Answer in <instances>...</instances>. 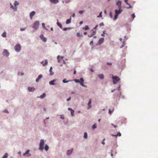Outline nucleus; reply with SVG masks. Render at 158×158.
<instances>
[{"label": "nucleus", "instance_id": "f257e3e1", "mask_svg": "<svg viewBox=\"0 0 158 158\" xmlns=\"http://www.w3.org/2000/svg\"><path fill=\"white\" fill-rule=\"evenodd\" d=\"M44 145L45 142L44 140L43 139H41L40 140L39 149L41 151L43 150L44 148Z\"/></svg>", "mask_w": 158, "mask_h": 158}, {"label": "nucleus", "instance_id": "f03ea898", "mask_svg": "<svg viewBox=\"0 0 158 158\" xmlns=\"http://www.w3.org/2000/svg\"><path fill=\"white\" fill-rule=\"evenodd\" d=\"M21 46L19 44H16L14 47L15 50L17 52H19L21 50Z\"/></svg>", "mask_w": 158, "mask_h": 158}, {"label": "nucleus", "instance_id": "7ed1b4c3", "mask_svg": "<svg viewBox=\"0 0 158 158\" xmlns=\"http://www.w3.org/2000/svg\"><path fill=\"white\" fill-rule=\"evenodd\" d=\"M112 79H113V83L114 84H116L120 80V78L117 76H113Z\"/></svg>", "mask_w": 158, "mask_h": 158}, {"label": "nucleus", "instance_id": "20e7f679", "mask_svg": "<svg viewBox=\"0 0 158 158\" xmlns=\"http://www.w3.org/2000/svg\"><path fill=\"white\" fill-rule=\"evenodd\" d=\"M40 23L39 21H35L33 23V28L35 30H37L39 26Z\"/></svg>", "mask_w": 158, "mask_h": 158}, {"label": "nucleus", "instance_id": "39448f33", "mask_svg": "<svg viewBox=\"0 0 158 158\" xmlns=\"http://www.w3.org/2000/svg\"><path fill=\"white\" fill-rule=\"evenodd\" d=\"M120 95V96L119 97H121L123 99H125V97L123 95H122L121 94V93L120 92H118L117 93L114 94V98H118V97L119 96V95Z\"/></svg>", "mask_w": 158, "mask_h": 158}, {"label": "nucleus", "instance_id": "423d86ee", "mask_svg": "<svg viewBox=\"0 0 158 158\" xmlns=\"http://www.w3.org/2000/svg\"><path fill=\"white\" fill-rule=\"evenodd\" d=\"M2 54L6 57H8L9 55V53L7 50L4 49L2 52Z\"/></svg>", "mask_w": 158, "mask_h": 158}, {"label": "nucleus", "instance_id": "0eeeda50", "mask_svg": "<svg viewBox=\"0 0 158 158\" xmlns=\"http://www.w3.org/2000/svg\"><path fill=\"white\" fill-rule=\"evenodd\" d=\"M123 11V10L121 9V8H120V9H118V10L117 9H115L114 10V12L115 13V14L118 15L119 14H121L122 12Z\"/></svg>", "mask_w": 158, "mask_h": 158}, {"label": "nucleus", "instance_id": "6e6552de", "mask_svg": "<svg viewBox=\"0 0 158 158\" xmlns=\"http://www.w3.org/2000/svg\"><path fill=\"white\" fill-rule=\"evenodd\" d=\"M40 38L41 40L44 42H45L47 41V39L46 38L44 37L43 34H41L40 36Z\"/></svg>", "mask_w": 158, "mask_h": 158}, {"label": "nucleus", "instance_id": "1a4fd4ad", "mask_svg": "<svg viewBox=\"0 0 158 158\" xmlns=\"http://www.w3.org/2000/svg\"><path fill=\"white\" fill-rule=\"evenodd\" d=\"M73 148H72L71 149L68 150L67 151L66 155L67 156L70 155L73 152Z\"/></svg>", "mask_w": 158, "mask_h": 158}, {"label": "nucleus", "instance_id": "9d476101", "mask_svg": "<svg viewBox=\"0 0 158 158\" xmlns=\"http://www.w3.org/2000/svg\"><path fill=\"white\" fill-rule=\"evenodd\" d=\"M122 2L120 0H118L116 3V5L118 6V8H121Z\"/></svg>", "mask_w": 158, "mask_h": 158}, {"label": "nucleus", "instance_id": "9b49d317", "mask_svg": "<svg viewBox=\"0 0 158 158\" xmlns=\"http://www.w3.org/2000/svg\"><path fill=\"white\" fill-rule=\"evenodd\" d=\"M35 90V88L33 87H28V90L30 92H33Z\"/></svg>", "mask_w": 158, "mask_h": 158}, {"label": "nucleus", "instance_id": "f8f14e48", "mask_svg": "<svg viewBox=\"0 0 158 158\" xmlns=\"http://www.w3.org/2000/svg\"><path fill=\"white\" fill-rule=\"evenodd\" d=\"M104 38H100L98 42V44L100 45L102 44L104 41Z\"/></svg>", "mask_w": 158, "mask_h": 158}, {"label": "nucleus", "instance_id": "ddd939ff", "mask_svg": "<svg viewBox=\"0 0 158 158\" xmlns=\"http://www.w3.org/2000/svg\"><path fill=\"white\" fill-rule=\"evenodd\" d=\"M56 80V79H53L51 80L49 82V84L51 85H54L56 84L55 82Z\"/></svg>", "mask_w": 158, "mask_h": 158}, {"label": "nucleus", "instance_id": "4468645a", "mask_svg": "<svg viewBox=\"0 0 158 158\" xmlns=\"http://www.w3.org/2000/svg\"><path fill=\"white\" fill-rule=\"evenodd\" d=\"M30 151L29 149L27 150L26 152L23 153V156H27L28 157L31 156V154L29 155V153Z\"/></svg>", "mask_w": 158, "mask_h": 158}, {"label": "nucleus", "instance_id": "2eb2a0df", "mask_svg": "<svg viewBox=\"0 0 158 158\" xmlns=\"http://www.w3.org/2000/svg\"><path fill=\"white\" fill-rule=\"evenodd\" d=\"M48 62L47 60H45L44 61H44H42L40 63L43 65L44 66H46L48 64Z\"/></svg>", "mask_w": 158, "mask_h": 158}, {"label": "nucleus", "instance_id": "dca6fc26", "mask_svg": "<svg viewBox=\"0 0 158 158\" xmlns=\"http://www.w3.org/2000/svg\"><path fill=\"white\" fill-rule=\"evenodd\" d=\"M50 2L52 4H56L58 3L59 0H49Z\"/></svg>", "mask_w": 158, "mask_h": 158}, {"label": "nucleus", "instance_id": "f3484780", "mask_svg": "<svg viewBox=\"0 0 158 158\" xmlns=\"http://www.w3.org/2000/svg\"><path fill=\"white\" fill-rule=\"evenodd\" d=\"M43 77V75L41 74L39 75L38 77L36 79V81L38 82L39 80L41 79Z\"/></svg>", "mask_w": 158, "mask_h": 158}, {"label": "nucleus", "instance_id": "a211bd4d", "mask_svg": "<svg viewBox=\"0 0 158 158\" xmlns=\"http://www.w3.org/2000/svg\"><path fill=\"white\" fill-rule=\"evenodd\" d=\"M35 12L34 11H33L30 13V17L31 19H32L33 16L35 15Z\"/></svg>", "mask_w": 158, "mask_h": 158}, {"label": "nucleus", "instance_id": "6ab92c4d", "mask_svg": "<svg viewBox=\"0 0 158 158\" xmlns=\"http://www.w3.org/2000/svg\"><path fill=\"white\" fill-rule=\"evenodd\" d=\"M46 96V94L45 93H44L43 94L40 95V96H38L37 98H40L42 99L45 98Z\"/></svg>", "mask_w": 158, "mask_h": 158}, {"label": "nucleus", "instance_id": "aec40b11", "mask_svg": "<svg viewBox=\"0 0 158 158\" xmlns=\"http://www.w3.org/2000/svg\"><path fill=\"white\" fill-rule=\"evenodd\" d=\"M91 99H90L89 100V101L88 103V107L87 108L88 109H89V108H90L91 107Z\"/></svg>", "mask_w": 158, "mask_h": 158}, {"label": "nucleus", "instance_id": "412c9836", "mask_svg": "<svg viewBox=\"0 0 158 158\" xmlns=\"http://www.w3.org/2000/svg\"><path fill=\"white\" fill-rule=\"evenodd\" d=\"M52 67H51L49 69L50 73L49 75L50 76H52L54 74V73L52 72Z\"/></svg>", "mask_w": 158, "mask_h": 158}, {"label": "nucleus", "instance_id": "4be33fe9", "mask_svg": "<svg viewBox=\"0 0 158 158\" xmlns=\"http://www.w3.org/2000/svg\"><path fill=\"white\" fill-rule=\"evenodd\" d=\"M71 16L69 19H67L66 21V23L67 24H69L71 22Z\"/></svg>", "mask_w": 158, "mask_h": 158}, {"label": "nucleus", "instance_id": "5701e85b", "mask_svg": "<svg viewBox=\"0 0 158 158\" xmlns=\"http://www.w3.org/2000/svg\"><path fill=\"white\" fill-rule=\"evenodd\" d=\"M81 82H80V85L84 87V86L85 85H84L83 84V83L84 82V79L82 77H81Z\"/></svg>", "mask_w": 158, "mask_h": 158}, {"label": "nucleus", "instance_id": "b1692460", "mask_svg": "<svg viewBox=\"0 0 158 158\" xmlns=\"http://www.w3.org/2000/svg\"><path fill=\"white\" fill-rule=\"evenodd\" d=\"M57 22L56 23L57 25L59 26L61 29H63L62 26V24L58 22V20L57 19Z\"/></svg>", "mask_w": 158, "mask_h": 158}, {"label": "nucleus", "instance_id": "393cba45", "mask_svg": "<svg viewBox=\"0 0 158 158\" xmlns=\"http://www.w3.org/2000/svg\"><path fill=\"white\" fill-rule=\"evenodd\" d=\"M96 34V31H93L92 33L90 35H88V37H92L93 35H95Z\"/></svg>", "mask_w": 158, "mask_h": 158}, {"label": "nucleus", "instance_id": "a878e982", "mask_svg": "<svg viewBox=\"0 0 158 158\" xmlns=\"http://www.w3.org/2000/svg\"><path fill=\"white\" fill-rule=\"evenodd\" d=\"M98 77L101 79H103L104 78V76L103 74H99L98 75Z\"/></svg>", "mask_w": 158, "mask_h": 158}, {"label": "nucleus", "instance_id": "bb28decb", "mask_svg": "<svg viewBox=\"0 0 158 158\" xmlns=\"http://www.w3.org/2000/svg\"><path fill=\"white\" fill-rule=\"evenodd\" d=\"M44 148L45 149V150L46 151H47L49 148V147L48 146L47 144H46L45 145V147H44Z\"/></svg>", "mask_w": 158, "mask_h": 158}, {"label": "nucleus", "instance_id": "cd10ccee", "mask_svg": "<svg viewBox=\"0 0 158 158\" xmlns=\"http://www.w3.org/2000/svg\"><path fill=\"white\" fill-rule=\"evenodd\" d=\"M73 81V80H68V81H66V79H64L63 80L62 82L64 83H67L69 81Z\"/></svg>", "mask_w": 158, "mask_h": 158}, {"label": "nucleus", "instance_id": "c85d7f7f", "mask_svg": "<svg viewBox=\"0 0 158 158\" xmlns=\"http://www.w3.org/2000/svg\"><path fill=\"white\" fill-rule=\"evenodd\" d=\"M76 83H79L80 84V82H81V78L79 80L77 79H74L73 80Z\"/></svg>", "mask_w": 158, "mask_h": 158}, {"label": "nucleus", "instance_id": "c756f323", "mask_svg": "<svg viewBox=\"0 0 158 158\" xmlns=\"http://www.w3.org/2000/svg\"><path fill=\"white\" fill-rule=\"evenodd\" d=\"M19 3L17 1H15L14 3V5L15 7H16V6L19 5Z\"/></svg>", "mask_w": 158, "mask_h": 158}, {"label": "nucleus", "instance_id": "7c9ffc66", "mask_svg": "<svg viewBox=\"0 0 158 158\" xmlns=\"http://www.w3.org/2000/svg\"><path fill=\"white\" fill-rule=\"evenodd\" d=\"M83 29L85 30H87L89 29V28L88 25H85L84 27L83 28Z\"/></svg>", "mask_w": 158, "mask_h": 158}, {"label": "nucleus", "instance_id": "2f4dec72", "mask_svg": "<svg viewBox=\"0 0 158 158\" xmlns=\"http://www.w3.org/2000/svg\"><path fill=\"white\" fill-rule=\"evenodd\" d=\"M83 137L84 139H87L88 137L87 133L86 132H85Z\"/></svg>", "mask_w": 158, "mask_h": 158}, {"label": "nucleus", "instance_id": "473e14b6", "mask_svg": "<svg viewBox=\"0 0 158 158\" xmlns=\"http://www.w3.org/2000/svg\"><path fill=\"white\" fill-rule=\"evenodd\" d=\"M72 28V27H64L63 29V30L64 31H66L68 30H70Z\"/></svg>", "mask_w": 158, "mask_h": 158}, {"label": "nucleus", "instance_id": "72a5a7b5", "mask_svg": "<svg viewBox=\"0 0 158 158\" xmlns=\"http://www.w3.org/2000/svg\"><path fill=\"white\" fill-rule=\"evenodd\" d=\"M42 27H43L46 30L48 31V29H47L46 27H45V24L44 23H42Z\"/></svg>", "mask_w": 158, "mask_h": 158}, {"label": "nucleus", "instance_id": "f704fd0d", "mask_svg": "<svg viewBox=\"0 0 158 158\" xmlns=\"http://www.w3.org/2000/svg\"><path fill=\"white\" fill-rule=\"evenodd\" d=\"M8 153H6L2 156V158H7L8 157Z\"/></svg>", "mask_w": 158, "mask_h": 158}, {"label": "nucleus", "instance_id": "c9c22d12", "mask_svg": "<svg viewBox=\"0 0 158 158\" xmlns=\"http://www.w3.org/2000/svg\"><path fill=\"white\" fill-rule=\"evenodd\" d=\"M6 32H4L3 33L2 35V36L3 37H6Z\"/></svg>", "mask_w": 158, "mask_h": 158}, {"label": "nucleus", "instance_id": "e433bc0d", "mask_svg": "<svg viewBox=\"0 0 158 158\" xmlns=\"http://www.w3.org/2000/svg\"><path fill=\"white\" fill-rule=\"evenodd\" d=\"M77 36L78 37L82 36L83 35L82 33L81 34L79 32H77Z\"/></svg>", "mask_w": 158, "mask_h": 158}, {"label": "nucleus", "instance_id": "4c0bfd02", "mask_svg": "<svg viewBox=\"0 0 158 158\" xmlns=\"http://www.w3.org/2000/svg\"><path fill=\"white\" fill-rule=\"evenodd\" d=\"M118 16V15L116 14H115V15H114V20H116L117 19Z\"/></svg>", "mask_w": 158, "mask_h": 158}, {"label": "nucleus", "instance_id": "58836bf2", "mask_svg": "<svg viewBox=\"0 0 158 158\" xmlns=\"http://www.w3.org/2000/svg\"><path fill=\"white\" fill-rule=\"evenodd\" d=\"M102 12H101L99 14V15L97 16V17L98 18H101L102 17Z\"/></svg>", "mask_w": 158, "mask_h": 158}, {"label": "nucleus", "instance_id": "ea45409f", "mask_svg": "<svg viewBox=\"0 0 158 158\" xmlns=\"http://www.w3.org/2000/svg\"><path fill=\"white\" fill-rule=\"evenodd\" d=\"M97 128L96 124H94L92 126V128L93 129H94Z\"/></svg>", "mask_w": 158, "mask_h": 158}, {"label": "nucleus", "instance_id": "a19ab883", "mask_svg": "<svg viewBox=\"0 0 158 158\" xmlns=\"http://www.w3.org/2000/svg\"><path fill=\"white\" fill-rule=\"evenodd\" d=\"M60 56L59 55L58 56H57V60H58V63H60Z\"/></svg>", "mask_w": 158, "mask_h": 158}, {"label": "nucleus", "instance_id": "79ce46f5", "mask_svg": "<svg viewBox=\"0 0 158 158\" xmlns=\"http://www.w3.org/2000/svg\"><path fill=\"white\" fill-rule=\"evenodd\" d=\"M116 135H117V137L118 136H121V134L119 131H118L117 133V134H116Z\"/></svg>", "mask_w": 158, "mask_h": 158}, {"label": "nucleus", "instance_id": "37998d69", "mask_svg": "<svg viewBox=\"0 0 158 158\" xmlns=\"http://www.w3.org/2000/svg\"><path fill=\"white\" fill-rule=\"evenodd\" d=\"M131 17L133 19H134L135 17V13H133L131 14Z\"/></svg>", "mask_w": 158, "mask_h": 158}, {"label": "nucleus", "instance_id": "c03bdc74", "mask_svg": "<svg viewBox=\"0 0 158 158\" xmlns=\"http://www.w3.org/2000/svg\"><path fill=\"white\" fill-rule=\"evenodd\" d=\"M94 42L93 40L91 41L90 43V45L92 47H93Z\"/></svg>", "mask_w": 158, "mask_h": 158}, {"label": "nucleus", "instance_id": "a18cd8bd", "mask_svg": "<svg viewBox=\"0 0 158 158\" xmlns=\"http://www.w3.org/2000/svg\"><path fill=\"white\" fill-rule=\"evenodd\" d=\"M74 110H73L71 112V115H72V116H74Z\"/></svg>", "mask_w": 158, "mask_h": 158}, {"label": "nucleus", "instance_id": "49530a36", "mask_svg": "<svg viewBox=\"0 0 158 158\" xmlns=\"http://www.w3.org/2000/svg\"><path fill=\"white\" fill-rule=\"evenodd\" d=\"M26 29V27H25V28H20V30L21 31H24Z\"/></svg>", "mask_w": 158, "mask_h": 158}, {"label": "nucleus", "instance_id": "de8ad7c7", "mask_svg": "<svg viewBox=\"0 0 158 158\" xmlns=\"http://www.w3.org/2000/svg\"><path fill=\"white\" fill-rule=\"evenodd\" d=\"M113 112V111H111V110L110 109H109V113L110 114H111Z\"/></svg>", "mask_w": 158, "mask_h": 158}, {"label": "nucleus", "instance_id": "09e8293b", "mask_svg": "<svg viewBox=\"0 0 158 158\" xmlns=\"http://www.w3.org/2000/svg\"><path fill=\"white\" fill-rule=\"evenodd\" d=\"M70 2V0H65V2L66 4H67V3H69Z\"/></svg>", "mask_w": 158, "mask_h": 158}, {"label": "nucleus", "instance_id": "8fccbe9b", "mask_svg": "<svg viewBox=\"0 0 158 158\" xmlns=\"http://www.w3.org/2000/svg\"><path fill=\"white\" fill-rule=\"evenodd\" d=\"M3 112H5V113H7V114H8L9 113V111L7 110H3Z\"/></svg>", "mask_w": 158, "mask_h": 158}, {"label": "nucleus", "instance_id": "3c124183", "mask_svg": "<svg viewBox=\"0 0 158 158\" xmlns=\"http://www.w3.org/2000/svg\"><path fill=\"white\" fill-rule=\"evenodd\" d=\"M60 118L62 119H64V115H60Z\"/></svg>", "mask_w": 158, "mask_h": 158}, {"label": "nucleus", "instance_id": "603ef678", "mask_svg": "<svg viewBox=\"0 0 158 158\" xmlns=\"http://www.w3.org/2000/svg\"><path fill=\"white\" fill-rule=\"evenodd\" d=\"M84 12V10H80L79 11V13L80 14H82Z\"/></svg>", "mask_w": 158, "mask_h": 158}, {"label": "nucleus", "instance_id": "864d4df0", "mask_svg": "<svg viewBox=\"0 0 158 158\" xmlns=\"http://www.w3.org/2000/svg\"><path fill=\"white\" fill-rule=\"evenodd\" d=\"M105 31H103V33L101 34V35L102 36H105Z\"/></svg>", "mask_w": 158, "mask_h": 158}, {"label": "nucleus", "instance_id": "5fc2aeb1", "mask_svg": "<svg viewBox=\"0 0 158 158\" xmlns=\"http://www.w3.org/2000/svg\"><path fill=\"white\" fill-rule=\"evenodd\" d=\"M129 6V7H127V9L131 8H132V6L130 5V4H129V5H128Z\"/></svg>", "mask_w": 158, "mask_h": 158}, {"label": "nucleus", "instance_id": "6e6d98bb", "mask_svg": "<svg viewBox=\"0 0 158 158\" xmlns=\"http://www.w3.org/2000/svg\"><path fill=\"white\" fill-rule=\"evenodd\" d=\"M124 2L126 3L127 5H129V3L128 2V0H124Z\"/></svg>", "mask_w": 158, "mask_h": 158}, {"label": "nucleus", "instance_id": "4d7b16f0", "mask_svg": "<svg viewBox=\"0 0 158 158\" xmlns=\"http://www.w3.org/2000/svg\"><path fill=\"white\" fill-rule=\"evenodd\" d=\"M110 16L111 18H112L113 17V15H112V12H110Z\"/></svg>", "mask_w": 158, "mask_h": 158}, {"label": "nucleus", "instance_id": "13d9d810", "mask_svg": "<svg viewBox=\"0 0 158 158\" xmlns=\"http://www.w3.org/2000/svg\"><path fill=\"white\" fill-rule=\"evenodd\" d=\"M104 25V24L103 23H101L99 24L100 26H103Z\"/></svg>", "mask_w": 158, "mask_h": 158}, {"label": "nucleus", "instance_id": "bf43d9fd", "mask_svg": "<svg viewBox=\"0 0 158 158\" xmlns=\"http://www.w3.org/2000/svg\"><path fill=\"white\" fill-rule=\"evenodd\" d=\"M89 70L92 72H94L93 69L92 68L89 69Z\"/></svg>", "mask_w": 158, "mask_h": 158}, {"label": "nucleus", "instance_id": "052dcab7", "mask_svg": "<svg viewBox=\"0 0 158 158\" xmlns=\"http://www.w3.org/2000/svg\"><path fill=\"white\" fill-rule=\"evenodd\" d=\"M71 99V97H69V98H68L67 99V101H70Z\"/></svg>", "mask_w": 158, "mask_h": 158}, {"label": "nucleus", "instance_id": "680f3d73", "mask_svg": "<svg viewBox=\"0 0 158 158\" xmlns=\"http://www.w3.org/2000/svg\"><path fill=\"white\" fill-rule=\"evenodd\" d=\"M106 64L108 65H111L112 63L110 62H107Z\"/></svg>", "mask_w": 158, "mask_h": 158}, {"label": "nucleus", "instance_id": "e2e57ef3", "mask_svg": "<svg viewBox=\"0 0 158 158\" xmlns=\"http://www.w3.org/2000/svg\"><path fill=\"white\" fill-rule=\"evenodd\" d=\"M120 85H119V86L118 87L117 89H117L118 90H120Z\"/></svg>", "mask_w": 158, "mask_h": 158}, {"label": "nucleus", "instance_id": "0e129e2a", "mask_svg": "<svg viewBox=\"0 0 158 158\" xmlns=\"http://www.w3.org/2000/svg\"><path fill=\"white\" fill-rule=\"evenodd\" d=\"M68 110H70V111H71L73 110L71 108H68Z\"/></svg>", "mask_w": 158, "mask_h": 158}, {"label": "nucleus", "instance_id": "69168bd1", "mask_svg": "<svg viewBox=\"0 0 158 158\" xmlns=\"http://www.w3.org/2000/svg\"><path fill=\"white\" fill-rule=\"evenodd\" d=\"M111 125H112V126H114V127H115H115H117V126H116V125H114V124H113V123H111Z\"/></svg>", "mask_w": 158, "mask_h": 158}, {"label": "nucleus", "instance_id": "338daca9", "mask_svg": "<svg viewBox=\"0 0 158 158\" xmlns=\"http://www.w3.org/2000/svg\"><path fill=\"white\" fill-rule=\"evenodd\" d=\"M83 21H81V22H80L79 23L80 25H82L83 24Z\"/></svg>", "mask_w": 158, "mask_h": 158}, {"label": "nucleus", "instance_id": "774afa93", "mask_svg": "<svg viewBox=\"0 0 158 158\" xmlns=\"http://www.w3.org/2000/svg\"><path fill=\"white\" fill-rule=\"evenodd\" d=\"M98 25H97L95 26V27L94 28V29H96L97 28V27H98Z\"/></svg>", "mask_w": 158, "mask_h": 158}]
</instances>
